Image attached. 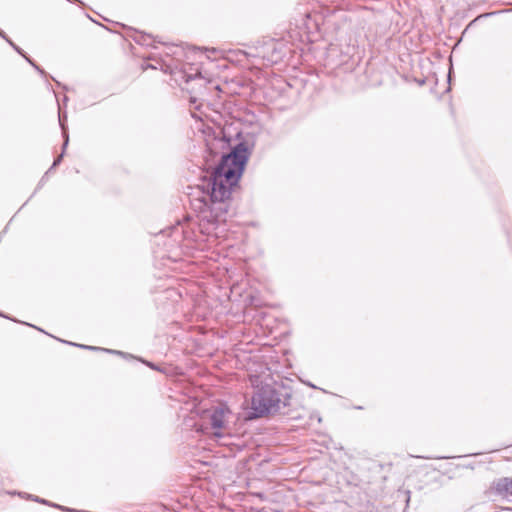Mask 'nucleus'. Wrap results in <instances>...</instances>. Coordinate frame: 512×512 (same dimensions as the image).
Returning <instances> with one entry per match:
<instances>
[{
  "label": "nucleus",
  "mask_w": 512,
  "mask_h": 512,
  "mask_svg": "<svg viewBox=\"0 0 512 512\" xmlns=\"http://www.w3.org/2000/svg\"><path fill=\"white\" fill-rule=\"evenodd\" d=\"M248 155L245 144L239 143L229 154L222 155L219 164L203 185L210 202H204L210 213L208 221H225L229 208L228 200L244 170Z\"/></svg>",
  "instance_id": "nucleus-1"
},
{
  "label": "nucleus",
  "mask_w": 512,
  "mask_h": 512,
  "mask_svg": "<svg viewBox=\"0 0 512 512\" xmlns=\"http://www.w3.org/2000/svg\"><path fill=\"white\" fill-rule=\"evenodd\" d=\"M266 380L267 377L262 375H249L250 384L256 389L251 400V410L254 418L276 413L287 405L286 399Z\"/></svg>",
  "instance_id": "nucleus-2"
},
{
  "label": "nucleus",
  "mask_w": 512,
  "mask_h": 512,
  "mask_svg": "<svg viewBox=\"0 0 512 512\" xmlns=\"http://www.w3.org/2000/svg\"><path fill=\"white\" fill-rule=\"evenodd\" d=\"M203 433L221 445H228L233 434V413L224 404L206 411L203 416Z\"/></svg>",
  "instance_id": "nucleus-3"
},
{
  "label": "nucleus",
  "mask_w": 512,
  "mask_h": 512,
  "mask_svg": "<svg viewBox=\"0 0 512 512\" xmlns=\"http://www.w3.org/2000/svg\"><path fill=\"white\" fill-rule=\"evenodd\" d=\"M496 493L512 501V478L504 477L494 483Z\"/></svg>",
  "instance_id": "nucleus-4"
},
{
  "label": "nucleus",
  "mask_w": 512,
  "mask_h": 512,
  "mask_svg": "<svg viewBox=\"0 0 512 512\" xmlns=\"http://www.w3.org/2000/svg\"><path fill=\"white\" fill-rule=\"evenodd\" d=\"M66 120H67L66 114H63L60 111L59 112V124L61 126L62 135H63V138H64V143H63V148L64 149H66V147L68 145V142H69V135H68L67 128H66V125H65Z\"/></svg>",
  "instance_id": "nucleus-5"
},
{
  "label": "nucleus",
  "mask_w": 512,
  "mask_h": 512,
  "mask_svg": "<svg viewBox=\"0 0 512 512\" xmlns=\"http://www.w3.org/2000/svg\"><path fill=\"white\" fill-rule=\"evenodd\" d=\"M8 43H9V44H10V45H11V46H12V47H13V48H14V49L19 53V54L23 55V56L26 58V60H27V61H28L32 66H34V67H35V68H36V69H37L41 74H44V71H43L42 69H40V68H39L35 63H33L29 58H27V57L23 54L22 50H21L18 46H16V45L11 41V40H8Z\"/></svg>",
  "instance_id": "nucleus-6"
},
{
  "label": "nucleus",
  "mask_w": 512,
  "mask_h": 512,
  "mask_svg": "<svg viewBox=\"0 0 512 512\" xmlns=\"http://www.w3.org/2000/svg\"><path fill=\"white\" fill-rule=\"evenodd\" d=\"M64 148H63V152L54 160L52 166L50 169H53L54 167L58 166L62 160V157H63V154H64Z\"/></svg>",
  "instance_id": "nucleus-7"
},
{
  "label": "nucleus",
  "mask_w": 512,
  "mask_h": 512,
  "mask_svg": "<svg viewBox=\"0 0 512 512\" xmlns=\"http://www.w3.org/2000/svg\"><path fill=\"white\" fill-rule=\"evenodd\" d=\"M71 344L74 345V343H71ZM75 346H77V344H75ZM78 347L85 348V349H90V350H98L99 349L98 347L86 346V345H78Z\"/></svg>",
  "instance_id": "nucleus-8"
},
{
  "label": "nucleus",
  "mask_w": 512,
  "mask_h": 512,
  "mask_svg": "<svg viewBox=\"0 0 512 512\" xmlns=\"http://www.w3.org/2000/svg\"><path fill=\"white\" fill-rule=\"evenodd\" d=\"M33 500H34V501H36V502H40V503H44V504H48V502H47L46 500H44V499H40V498H39V497H37V496H36V497H34V498H33Z\"/></svg>",
  "instance_id": "nucleus-9"
},
{
  "label": "nucleus",
  "mask_w": 512,
  "mask_h": 512,
  "mask_svg": "<svg viewBox=\"0 0 512 512\" xmlns=\"http://www.w3.org/2000/svg\"><path fill=\"white\" fill-rule=\"evenodd\" d=\"M103 350L106 351V352H109V353L120 354V355L123 354L122 352L116 351V350H109V349H103Z\"/></svg>",
  "instance_id": "nucleus-10"
},
{
  "label": "nucleus",
  "mask_w": 512,
  "mask_h": 512,
  "mask_svg": "<svg viewBox=\"0 0 512 512\" xmlns=\"http://www.w3.org/2000/svg\"><path fill=\"white\" fill-rule=\"evenodd\" d=\"M146 364H147L150 368H152V369H154V370H158V368H157L153 363L146 362Z\"/></svg>",
  "instance_id": "nucleus-11"
},
{
  "label": "nucleus",
  "mask_w": 512,
  "mask_h": 512,
  "mask_svg": "<svg viewBox=\"0 0 512 512\" xmlns=\"http://www.w3.org/2000/svg\"><path fill=\"white\" fill-rule=\"evenodd\" d=\"M0 36L8 42L9 39L7 38V36L5 35V33L2 30H0Z\"/></svg>",
  "instance_id": "nucleus-12"
}]
</instances>
